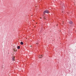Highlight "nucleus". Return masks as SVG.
I'll use <instances>...</instances> for the list:
<instances>
[{
	"instance_id": "nucleus-1",
	"label": "nucleus",
	"mask_w": 76,
	"mask_h": 76,
	"mask_svg": "<svg viewBox=\"0 0 76 76\" xmlns=\"http://www.w3.org/2000/svg\"><path fill=\"white\" fill-rule=\"evenodd\" d=\"M69 24H71L70 25V26H74V23H73L72 21H69Z\"/></svg>"
},
{
	"instance_id": "nucleus-2",
	"label": "nucleus",
	"mask_w": 76,
	"mask_h": 76,
	"mask_svg": "<svg viewBox=\"0 0 76 76\" xmlns=\"http://www.w3.org/2000/svg\"><path fill=\"white\" fill-rule=\"evenodd\" d=\"M44 11L46 13H49V11L48 10H45Z\"/></svg>"
},
{
	"instance_id": "nucleus-3",
	"label": "nucleus",
	"mask_w": 76,
	"mask_h": 76,
	"mask_svg": "<svg viewBox=\"0 0 76 76\" xmlns=\"http://www.w3.org/2000/svg\"><path fill=\"white\" fill-rule=\"evenodd\" d=\"M39 58H42V57H43V56H42V55H39Z\"/></svg>"
},
{
	"instance_id": "nucleus-4",
	"label": "nucleus",
	"mask_w": 76,
	"mask_h": 76,
	"mask_svg": "<svg viewBox=\"0 0 76 76\" xmlns=\"http://www.w3.org/2000/svg\"><path fill=\"white\" fill-rule=\"evenodd\" d=\"M12 60L13 61H15V58H14V57L12 58Z\"/></svg>"
},
{
	"instance_id": "nucleus-5",
	"label": "nucleus",
	"mask_w": 76,
	"mask_h": 76,
	"mask_svg": "<svg viewBox=\"0 0 76 76\" xmlns=\"http://www.w3.org/2000/svg\"><path fill=\"white\" fill-rule=\"evenodd\" d=\"M20 44L21 45H23V42H20Z\"/></svg>"
},
{
	"instance_id": "nucleus-6",
	"label": "nucleus",
	"mask_w": 76,
	"mask_h": 76,
	"mask_svg": "<svg viewBox=\"0 0 76 76\" xmlns=\"http://www.w3.org/2000/svg\"><path fill=\"white\" fill-rule=\"evenodd\" d=\"M20 46H18L17 47L18 49H20Z\"/></svg>"
},
{
	"instance_id": "nucleus-7",
	"label": "nucleus",
	"mask_w": 76,
	"mask_h": 76,
	"mask_svg": "<svg viewBox=\"0 0 76 76\" xmlns=\"http://www.w3.org/2000/svg\"><path fill=\"white\" fill-rule=\"evenodd\" d=\"M43 14H44V15H45V12L44 11V12Z\"/></svg>"
},
{
	"instance_id": "nucleus-8",
	"label": "nucleus",
	"mask_w": 76,
	"mask_h": 76,
	"mask_svg": "<svg viewBox=\"0 0 76 76\" xmlns=\"http://www.w3.org/2000/svg\"><path fill=\"white\" fill-rule=\"evenodd\" d=\"M31 47H32V46H31Z\"/></svg>"
},
{
	"instance_id": "nucleus-9",
	"label": "nucleus",
	"mask_w": 76,
	"mask_h": 76,
	"mask_svg": "<svg viewBox=\"0 0 76 76\" xmlns=\"http://www.w3.org/2000/svg\"><path fill=\"white\" fill-rule=\"evenodd\" d=\"M44 17H45V16H44Z\"/></svg>"
}]
</instances>
